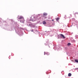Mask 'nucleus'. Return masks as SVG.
<instances>
[{"mask_svg":"<svg viewBox=\"0 0 78 78\" xmlns=\"http://www.w3.org/2000/svg\"><path fill=\"white\" fill-rule=\"evenodd\" d=\"M77 69H78V68H77Z\"/></svg>","mask_w":78,"mask_h":78,"instance_id":"f8f14e48","label":"nucleus"},{"mask_svg":"<svg viewBox=\"0 0 78 78\" xmlns=\"http://www.w3.org/2000/svg\"><path fill=\"white\" fill-rule=\"evenodd\" d=\"M49 54H49V53H48V55H49Z\"/></svg>","mask_w":78,"mask_h":78,"instance_id":"9d476101","label":"nucleus"},{"mask_svg":"<svg viewBox=\"0 0 78 78\" xmlns=\"http://www.w3.org/2000/svg\"><path fill=\"white\" fill-rule=\"evenodd\" d=\"M43 15L44 16H47V13H44L43 14Z\"/></svg>","mask_w":78,"mask_h":78,"instance_id":"39448f33","label":"nucleus"},{"mask_svg":"<svg viewBox=\"0 0 78 78\" xmlns=\"http://www.w3.org/2000/svg\"><path fill=\"white\" fill-rule=\"evenodd\" d=\"M75 61L76 62H78V60L76 59L75 60Z\"/></svg>","mask_w":78,"mask_h":78,"instance_id":"0eeeda50","label":"nucleus"},{"mask_svg":"<svg viewBox=\"0 0 78 78\" xmlns=\"http://www.w3.org/2000/svg\"><path fill=\"white\" fill-rule=\"evenodd\" d=\"M42 23L43 24H46V22L45 21H43Z\"/></svg>","mask_w":78,"mask_h":78,"instance_id":"423d86ee","label":"nucleus"},{"mask_svg":"<svg viewBox=\"0 0 78 78\" xmlns=\"http://www.w3.org/2000/svg\"><path fill=\"white\" fill-rule=\"evenodd\" d=\"M18 19L20 20V19H22L21 20H20V22H22V23H24L25 22V20H24V18L22 16H20V18H18Z\"/></svg>","mask_w":78,"mask_h":78,"instance_id":"f257e3e1","label":"nucleus"},{"mask_svg":"<svg viewBox=\"0 0 78 78\" xmlns=\"http://www.w3.org/2000/svg\"><path fill=\"white\" fill-rule=\"evenodd\" d=\"M60 35L62 37H63V38H64V39H65V38H66V37H64V35H63V34H61Z\"/></svg>","mask_w":78,"mask_h":78,"instance_id":"f03ea898","label":"nucleus"},{"mask_svg":"<svg viewBox=\"0 0 78 78\" xmlns=\"http://www.w3.org/2000/svg\"><path fill=\"white\" fill-rule=\"evenodd\" d=\"M70 45H71V44H70V43H69L68 44V45L69 46H70Z\"/></svg>","mask_w":78,"mask_h":78,"instance_id":"6e6552de","label":"nucleus"},{"mask_svg":"<svg viewBox=\"0 0 78 78\" xmlns=\"http://www.w3.org/2000/svg\"><path fill=\"white\" fill-rule=\"evenodd\" d=\"M59 18H57L56 19L57 21V22H58L59 21Z\"/></svg>","mask_w":78,"mask_h":78,"instance_id":"7ed1b4c3","label":"nucleus"},{"mask_svg":"<svg viewBox=\"0 0 78 78\" xmlns=\"http://www.w3.org/2000/svg\"><path fill=\"white\" fill-rule=\"evenodd\" d=\"M33 31V30H32V31Z\"/></svg>","mask_w":78,"mask_h":78,"instance_id":"9b49d317","label":"nucleus"},{"mask_svg":"<svg viewBox=\"0 0 78 78\" xmlns=\"http://www.w3.org/2000/svg\"><path fill=\"white\" fill-rule=\"evenodd\" d=\"M52 21H54V20H52Z\"/></svg>","mask_w":78,"mask_h":78,"instance_id":"1a4fd4ad","label":"nucleus"},{"mask_svg":"<svg viewBox=\"0 0 78 78\" xmlns=\"http://www.w3.org/2000/svg\"><path fill=\"white\" fill-rule=\"evenodd\" d=\"M72 76V74H71V73H69L68 74V76Z\"/></svg>","mask_w":78,"mask_h":78,"instance_id":"20e7f679","label":"nucleus"}]
</instances>
